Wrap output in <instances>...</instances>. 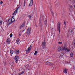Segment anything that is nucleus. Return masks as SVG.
<instances>
[{"label": "nucleus", "instance_id": "20", "mask_svg": "<svg viewBox=\"0 0 75 75\" xmlns=\"http://www.w3.org/2000/svg\"><path fill=\"white\" fill-rule=\"evenodd\" d=\"M44 24H45V25H47V20H45L44 22Z\"/></svg>", "mask_w": 75, "mask_h": 75}, {"label": "nucleus", "instance_id": "37", "mask_svg": "<svg viewBox=\"0 0 75 75\" xmlns=\"http://www.w3.org/2000/svg\"><path fill=\"white\" fill-rule=\"evenodd\" d=\"M18 75H21V74L19 73V74H18Z\"/></svg>", "mask_w": 75, "mask_h": 75}, {"label": "nucleus", "instance_id": "9", "mask_svg": "<svg viewBox=\"0 0 75 75\" xmlns=\"http://www.w3.org/2000/svg\"><path fill=\"white\" fill-rule=\"evenodd\" d=\"M46 64L47 65H53V63L51 62H50L48 61H47L46 62Z\"/></svg>", "mask_w": 75, "mask_h": 75}, {"label": "nucleus", "instance_id": "11", "mask_svg": "<svg viewBox=\"0 0 75 75\" xmlns=\"http://www.w3.org/2000/svg\"><path fill=\"white\" fill-rule=\"evenodd\" d=\"M18 8H17L14 11V12L13 13V16H14V15H15V14L16 13H17V11H18Z\"/></svg>", "mask_w": 75, "mask_h": 75}, {"label": "nucleus", "instance_id": "5", "mask_svg": "<svg viewBox=\"0 0 75 75\" xmlns=\"http://www.w3.org/2000/svg\"><path fill=\"white\" fill-rule=\"evenodd\" d=\"M39 24L40 25V28L42 30V20L41 19H40V20Z\"/></svg>", "mask_w": 75, "mask_h": 75}, {"label": "nucleus", "instance_id": "12", "mask_svg": "<svg viewBox=\"0 0 75 75\" xmlns=\"http://www.w3.org/2000/svg\"><path fill=\"white\" fill-rule=\"evenodd\" d=\"M33 4V0H31L29 6H31Z\"/></svg>", "mask_w": 75, "mask_h": 75}, {"label": "nucleus", "instance_id": "36", "mask_svg": "<svg viewBox=\"0 0 75 75\" xmlns=\"http://www.w3.org/2000/svg\"><path fill=\"white\" fill-rule=\"evenodd\" d=\"M72 32H73L72 30H71V33H72Z\"/></svg>", "mask_w": 75, "mask_h": 75}, {"label": "nucleus", "instance_id": "26", "mask_svg": "<svg viewBox=\"0 0 75 75\" xmlns=\"http://www.w3.org/2000/svg\"><path fill=\"white\" fill-rule=\"evenodd\" d=\"M10 37H12V36H13V34L11 33L10 35Z\"/></svg>", "mask_w": 75, "mask_h": 75}, {"label": "nucleus", "instance_id": "4", "mask_svg": "<svg viewBox=\"0 0 75 75\" xmlns=\"http://www.w3.org/2000/svg\"><path fill=\"white\" fill-rule=\"evenodd\" d=\"M49 7L50 9V10L51 13H52V16H54V12L53 11H52V6H51V4H50V5H49Z\"/></svg>", "mask_w": 75, "mask_h": 75}, {"label": "nucleus", "instance_id": "28", "mask_svg": "<svg viewBox=\"0 0 75 75\" xmlns=\"http://www.w3.org/2000/svg\"><path fill=\"white\" fill-rule=\"evenodd\" d=\"M63 55H64V54H63L62 53L61 54H60L61 57H62V56H63Z\"/></svg>", "mask_w": 75, "mask_h": 75}, {"label": "nucleus", "instance_id": "32", "mask_svg": "<svg viewBox=\"0 0 75 75\" xmlns=\"http://www.w3.org/2000/svg\"><path fill=\"white\" fill-rule=\"evenodd\" d=\"M15 19H14V21H12V22H14V21H15Z\"/></svg>", "mask_w": 75, "mask_h": 75}, {"label": "nucleus", "instance_id": "41", "mask_svg": "<svg viewBox=\"0 0 75 75\" xmlns=\"http://www.w3.org/2000/svg\"><path fill=\"white\" fill-rule=\"evenodd\" d=\"M74 41H75V39H74Z\"/></svg>", "mask_w": 75, "mask_h": 75}, {"label": "nucleus", "instance_id": "23", "mask_svg": "<svg viewBox=\"0 0 75 75\" xmlns=\"http://www.w3.org/2000/svg\"><path fill=\"white\" fill-rule=\"evenodd\" d=\"M70 56L71 57H73V53L72 52H71Z\"/></svg>", "mask_w": 75, "mask_h": 75}, {"label": "nucleus", "instance_id": "34", "mask_svg": "<svg viewBox=\"0 0 75 75\" xmlns=\"http://www.w3.org/2000/svg\"><path fill=\"white\" fill-rule=\"evenodd\" d=\"M12 18H13V19H14V16H13L12 17Z\"/></svg>", "mask_w": 75, "mask_h": 75}, {"label": "nucleus", "instance_id": "14", "mask_svg": "<svg viewBox=\"0 0 75 75\" xmlns=\"http://www.w3.org/2000/svg\"><path fill=\"white\" fill-rule=\"evenodd\" d=\"M8 23H13L12 20L11 19H9L8 21Z\"/></svg>", "mask_w": 75, "mask_h": 75}, {"label": "nucleus", "instance_id": "25", "mask_svg": "<svg viewBox=\"0 0 75 75\" xmlns=\"http://www.w3.org/2000/svg\"><path fill=\"white\" fill-rule=\"evenodd\" d=\"M31 17H32L31 15H30L29 17V18H31Z\"/></svg>", "mask_w": 75, "mask_h": 75}, {"label": "nucleus", "instance_id": "27", "mask_svg": "<svg viewBox=\"0 0 75 75\" xmlns=\"http://www.w3.org/2000/svg\"><path fill=\"white\" fill-rule=\"evenodd\" d=\"M73 45L74 46H75V42H73L72 43Z\"/></svg>", "mask_w": 75, "mask_h": 75}, {"label": "nucleus", "instance_id": "7", "mask_svg": "<svg viewBox=\"0 0 75 75\" xmlns=\"http://www.w3.org/2000/svg\"><path fill=\"white\" fill-rule=\"evenodd\" d=\"M63 50H66V51H67L68 52L70 51V50L67 49L66 46H64V47H63Z\"/></svg>", "mask_w": 75, "mask_h": 75}, {"label": "nucleus", "instance_id": "8", "mask_svg": "<svg viewBox=\"0 0 75 75\" xmlns=\"http://www.w3.org/2000/svg\"><path fill=\"white\" fill-rule=\"evenodd\" d=\"M27 33L30 34L31 33V28H28L27 30Z\"/></svg>", "mask_w": 75, "mask_h": 75}, {"label": "nucleus", "instance_id": "24", "mask_svg": "<svg viewBox=\"0 0 75 75\" xmlns=\"http://www.w3.org/2000/svg\"><path fill=\"white\" fill-rule=\"evenodd\" d=\"M62 44V42H58V44Z\"/></svg>", "mask_w": 75, "mask_h": 75}, {"label": "nucleus", "instance_id": "38", "mask_svg": "<svg viewBox=\"0 0 75 75\" xmlns=\"http://www.w3.org/2000/svg\"><path fill=\"white\" fill-rule=\"evenodd\" d=\"M74 8H75V5H74Z\"/></svg>", "mask_w": 75, "mask_h": 75}, {"label": "nucleus", "instance_id": "43", "mask_svg": "<svg viewBox=\"0 0 75 75\" xmlns=\"http://www.w3.org/2000/svg\"><path fill=\"white\" fill-rule=\"evenodd\" d=\"M35 25V26H36V25Z\"/></svg>", "mask_w": 75, "mask_h": 75}, {"label": "nucleus", "instance_id": "19", "mask_svg": "<svg viewBox=\"0 0 75 75\" xmlns=\"http://www.w3.org/2000/svg\"><path fill=\"white\" fill-rule=\"evenodd\" d=\"M14 52L13 51V50H11L10 51V53L11 54V56H12V55H13V54Z\"/></svg>", "mask_w": 75, "mask_h": 75}, {"label": "nucleus", "instance_id": "18", "mask_svg": "<svg viewBox=\"0 0 75 75\" xmlns=\"http://www.w3.org/2000/svg\"><path fill=\"white\" fill-rule=\"evenodd\" d=\"M16 43H17V44H19L20 43V40H19V39H17V40H16Z\"/></svg>", "mask_w": 75, "mask_h": 75}, {"label": "nucleus", "instance_id": "22", "mask_svg": "<svg viewBox=\"0 0 75 75\" xmlns=\"http://www.w3.org/2000/svg\"><path fill=\"white\" fill-rule=\"evenodd\" d=\"M25 3H26V2L25 1H24L23 3V7H25Z\"/></svg>", "mask_w": 75, "mask_h": 75}, {"label": "nucleus", "instance_id": "31", "mask_svg": "<svg viewBox=\"0 0 75 75\" xmlns=\"http://www.w3.org/2000/svg\"><path fill=\"white\" fill-rule=\"evenodd\" d=\"M64 24L65 25V24H66V22H65V21H64Z\"/></svg>", "mask_w": 75, "mask_h": 75}, {"label": "nucleus", "instance_id": "6", "mask_svg": "<svg viewBox=\"0 0 75 75\" xmlns=\"http://www.w3.org/2000/svg\"><path fill=\"white\" fill-rule=\"evenodd\" d=\"M18 59V57L17 55H16L15 57V61L16 63H17Z\"/></svg>", "mask_w": 75, "mask_h": 75}, {"label": "nucleus", "instance_id": "29", "mask_svg": "<svg viewBox=\"0 0 75 75\" xmlns=\"http://www.w3.org/2000/svg\"><path fill=\"white\" fill-rule=\"evenodd\" d=\"M24 72L23 71H22V72H21V74H24Z\"/></svg>", "mask_w": 75, "mask_h": 75}, {"label": "nucleus", "instance_id": "16", "mask_svg": "<svg viewBox=\"0 0 75 75\" xmlns=\"http://www.w3.org/2000/svg\"><path fill=\"white\" fill-rule=\"evenodd\" d=\"M67 71H68V70H67L66 69H65L63 71V72H64L65 74H67Z\"/></svg>", "mask_w": 75, "mask_h": 75}, {"label": "nucleus", "instance_id": "17", "mask_svg": "<svg viewBox=\"0 0 75 75\" xmlns=\"http://www.w3.org/2000/svg\"><path fill=\"white\" fill-rule=\"evenodd\" d=\"M24 24H23L22 25H21L20 26L19 29L21 30V29L23 28V27H24Z\"/></svg>", "mask_w": 75, "mask_h": 75}, {"label": "nucleus", "instance_id": "15", "mask_svg": "<svg viewBox=\"0 0 75 75\" xmlns=\"http://www.w3.org/2000/svg\"><path fill=\"white\" fill-rule=\"evenodd\" d=\"M20 53V52H19V50H17L16 51V52H15V54H19V53Z\"/></svg>", "mask_w": 75, "mask_h": 75}, {"label": "nucleus", "instance_id": "1", "mask_svg": "<svg viewBox=\"0 0 75 75\" xmlns=\"http://www.w3.org/2000/svg\"><path fill=\"white\" fill-rule=\"evenodd\" d=\"M46 44L45 43V41L44 40V41L42 42V47L41 51H42L44 50V49L45 48V44Z\"/></svg>", "mask_w": 75, "mask_h": 75}, {"label": "nucleus", "instance_id": "2", "mask_svg": "<svg viewBox=\"0 0 75 75\" xmlns=\"http://www.w3.org/2000/svg\"><path fill=\"white\" fill-rule=\"evenodd\" d=\"M31 48H32V46H31V45H30V46L29 47L28 49H27L26 50V54H28L29 52V51H31Z\"/></svg>", "mask_w": 75, "mask_h": 75}, {"label": "nucleus", "instance_id": "13", "mask_svg": "<svg viewBox=\"0 0 75 75\" xmlns=\"http://www.w3.org/2000/svg\"><path fill=\"white\" fill-rule=\"evenodd\" d=\"M10 39L9 38H8L6 40V43L8 44H9L10 43Z\"/></svg>", "mask_w": 75, "mask_h": 75}, {"label": "nucleus", "instance_id": "39", "mask_svg": "<svg viewBox=\"0 0 75 75\" xmlns=\"http://www.w3.org/2000/svg\"><path fill=\"white\" fill-rule=\"evenodd\" d=\"M20 8V7H19L18 8H18Z\"/></svg>", "mask_w": 75, "mask_h": 75}, {"label": "nucleus", "instance_id": "33", "mask_svg": "<svg viewBox=\"0 0 75 75\" xmlns=\"http://www.w3.org/2000/svg\"><path fill=\"white\" fill-rule=\"evenodd\" d=\"M20 36H21V34H20L19 35V37H20Z\"/></svg>", "mask_w": 75, "mask_h": 75}, {"label": "nucleus", "instance_id": "42", "mask_svg": "<svg viewBox=\"0 0 75 75\" xmlns=\"http://www.w3.org/2000/svg\"><path fill=\"white\" fill-rule=\"evenodd\" d=\"M24 34H25V33Z\"/></svg>", "mask_w": 75, "mask_h": 75}, {"label": "nucleus", "instance_id": "3", "mask_svg": "<svg viewBox=\"0 0 75 75\" xmlns=\"http://www.w3.org/2000/svg\"><path fill=\"white\" fill-rule=\"evenodd\" d=\"M57 30L59 31V33L60 34V28H61V23L59 22L58 23V24L57 25Z\"/></svg>", "mask_w": 75, "mask_h": 75}, {"label": "nucleus", "instance_id": "35", "mask_svg": "<svg viewBox=\"0 0 75 75\" xmlns=\"http://www.w3.org/2000/svg\"><path fill=\"white\" fill-rule=\"evenodd\" d=\"M4 6H5V4L3 5V7H4Z\"/></svg>", "mask_w": 75, "mask_h": 75}, {"label": "nucleus", "instance_id": "40", "mask_svg": "<svg viewBox=\"0 0 75 75\" xmlns=\"http://www.w3.org/2000/svg\"><path fill=\"white\" fill-rule=\"evenodd\" d=\"M66 26L65 25L64 26V27H65Z\"/></svg>", "mask_w": 75, "mask_h": 75}, {"label": "nucleus", "instance_id": "30", "mask_svg": "<svg viewBox=\"0 0 75 75\" xmlns=\"http://www.w3.org/2000/svg\"><path fill=\"white\" fill-rule=\"evenodd\" d=\"M3 4V1H1L0 2V4Z\"/></svg>", "mask_w": 75, "mask_h": 75}, {"label": "nucleus", "instance_id": "10", "mask_svg": "<svg viewBox=\"0 0 75 75\" xmlns=\"http://www.w3.org/2000/svg\"><path fill=\"white\" fill-rule=\"evenodd\" d=\"M63 47H60L58 48V51H59V52L62 51H63Z\"/></svg>", "mask_w": 75, "mask_h": 75}, {"label": "nucleus", "instance_id": "21", "mask_svg": "<svg viewBox=\"0 0 75 75\" xmlns=\"http://www.w3.org/2000/svg\"><path fill=\"white\" fill-rule=\"evenodd\" d=\"M37 53H38V52L37 51H35V53L34 54V55H36L37 54Z\"/></svg>", "mask_w": 75, "mask_h": 75}]
</instances>
